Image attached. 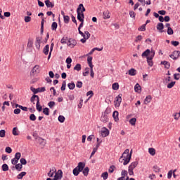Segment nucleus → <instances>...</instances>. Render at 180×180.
<instances>
[{"instance_id":"nucleus-64","label":"nucleus","mask_w":180,"mask_h":180,"mask_svg":"<svg viewBox=\"0 0 180 180\" xmlns=\"http://www.w3.org/2000/svg\"><path fill=\"white\" fill-rule=\"evenodd\" d=\"M121 175L122 176H124V178L125 176H127V170H122L121 172Z\"/></svg>"},{"instance_id":"nucleus-12","label":"nucleus","mask_w":180,"mask_h":180,"mask_svg":"<svg viewBox=\"0 0 180 180\" xmlns=\"http://www.w3.org/2000/svg\"><path fill=\"white\" fill-rule=\"evenodd\" d=\"M101 134L103 137H108V136H109V129L106 127H103L101 131Z\"/></svg>"},{"instance_id":"nucleus-5","label":"nucleus","mask_w":180,"mask_h":180,"mask_svg":"<svg viewBox=\"0 0 180 180\" xmlns=\"http://www.w3.org/2000/svg\"><path fill=\"white\" fill-rule=\"evenodd\" d=\"M154 56H155V51L151 50V54L149 56V57H147V63L149 65V67H153V58H154Z\"/></svg>"},{"instance_id":"nucleus-37","label":"nucleus","mask_w":180,"mask_h":180,"mask_svg":"<svg viewBox=\"0 0 180 180\" xmlns=\"http://www.w3.org/2000/svg\"><path fill=\"white\" fill-rule=\"evenodd\" d=\"M108 176H109V174L108 173V172H105L101 174V178H103V180L108 179Z\"/></svg>"},{"instance_id":"nucleus-30","label":"nucleus","mask_w":180,"mask_h":180,"mask_svg":"<svg viewBox=\"0 0 180 180\" xmlns=\"http://www.w3.org/2000/svg\"><path fill=\"white\" fill-rule=\"evenodd\" d=\"M15 168L17 171H22V168H23V165H21V163H18L15 165Z\"/></svg>"},{"instance_id":"nucleus-41","label":"nucleus","mask_w":180,"mask_h":180,"mask_svg":"<svg viewBox=\"0 0 180 180\" xmlns=\"http://www.w3.org/2000/svg\"><path fill=\"white\" fill-rule=\"evenodd\" d=\"M112 89L113 91H117V89H119V83L115 82L112 84Z\"/></svg>"},{"instance_id":"nucleus-23","label":"nucleus","mask_w":180,"mask_h":180,"mask_svg":"<svg viewBox=\"0 0 180 180\" xmlns=\"http://www.w3.org/2000/svg\"><path fill=\"white\" fill-rule=\"evenodd\" d=\"M82 172L83 173V175H84V176H88L89 174V167H84L82 171Z\"/></svg>"},{"instance_id":"nucleus-25","label":"nucleus","mask_w":180,"mask_h":180,"mask_svg":"<svg viewBox=\"0 0 180 180\" xmlns=\"http://www.w3.org/2000/svg\"><path fill=\"white\" fill-rule=\"evenodd\" d=\"M1 169L2 171H4V172H6V171H9V166H8V164L4 163L1 166Z\"/></svg>"},{"instance_id":"nucleus-8","label":"nucleus","mask_w":180,"mask_h":180,"mask_svg":"<svg viewBox=\"0 0 180 180\" xmlns=\"http://www.w3.org/2000/svg\"><path fill=\"white\" fill-rule=\"evenodd\" d=\"M30 91L33 92L34 95H36V94H39V92H44L46 91V87H39L35 89L34 87L31 86Z\"/></svg>"},{"instance_id":"nucleus-34","label":"nucleus","mask_w":180,"mask_h":180,"mask_svg":"<svg viewBox=\"0 0 180 180\" xmlns=\"http://www.w3.org/2000/svg\"><path fill=\"white\" fill-rule=\"evenodd\" d=\"M43 113L44 115H46V116H49L50 115V109H49V108H44Z\"/></svg>"},{"instance_id":"nucleus-20","label":"nucleus","mask_w":180,"mask_h":180,"mask_svg":"<svg viewBox=\"0 0 180 180\" xmlns=\"http://www.w3.org/2000/svg\"><path fill=\"white\" fill-rule=\"evenodd\" d=\"M45 5L48 8H54V3L51 2L50 0H46Z\"/></svg>"},{"instance_id":"nucleus-39","label":"nucleus","mask_w":180,"mask_h":180,"mask_svg":"<svg viewBox=\"0 0 180 180\" xmlns=\"http://www.w3.org/2000/svg\"><path fill=\"white\" fill-rule=\"evenodd\" d=\"M36 108L38 112H41V110H43V107L40 105V103H37Z\"/></svg>"},{"instance_id":"nucleus-42","label":"nucleus","mask_w":180,"mask_h":180,"mask_svg":"<svg viewBox=\"0 0 180 180\" xmlns=\"http://www.w3.org/2000/svg\"><path fill=\"white\" fill-rule=\"evenodd\" d=\"M146 24L142 25L138 28L139 32H146Z\"/></svg>"},{"instance_id":"nucleus-26","label":"nucleus","mask_w":180,"mask_h":180,"mask_svg":"<svg viewBox=\"0 0 180 180\" xmlns=\"http://www.w3.org/2000/svg\"><path fill=\"white\" fill-rule=\"evenodd\" d=\"M103 19H109L110 15H109V11H105L103 13Z\"/></svg>"},{"instance_id":"nucleus-43","label":"nucleus","mask_w":180,"mask_h":180,"mask_svg":"<svg viewBox=\"0 0 180 180\" xmlns=\"http://www.w3.org/2000/svg\"><path fill=\"white\" fill-rule=\"evenodd\" d=\"M22 157V154L20 153V152H17L15 154V160H18L19 161V160H20V158Z\"/></svg>"},{"instance_id":"nucleus-49","label":"nucleus","mask_w":180,"mask_h":180,"mask_svg":"<svg viewBox=\"0 0 180 180\" xmlns=\"http://www.w3.org/2000/svg\"><path fill=\"white\" fill-rule=\"evenodd\" d=\"M27 47H33V39H28Z\"/></svg>"},{"instance_id":"nucleus-6","label":"nucleus","mask_w":180,"mask_h":180,"mask_svg":"<svg viewBox=\"0 0 180 180\" xmlns=\"http://www.w3.org/2000/svg\"><path fill=\"white\" fill-rule=\"evenodd\" d=\"M40 73V65H36L30 72L31 77H34V75H37V74Z\"/></svg>"},{"instance_id":"nucleus-28","label":"nucleus","mask_w":180,"mask_h":180,"mask_svg":"<svg viewBox=\"0 0 180 180\" xmlns=\"http://www.w3.org/2000/svg\"><path fill=\"white\" fill-rule=\"evenodd\" d=\"M68 87L71 91H72L73 89H75V83H74V82H72L71 83L68 84Z\"/></svg>"},{"instance_id":"nucleus-3","label":"nucleus","mask_w":180,"mask_h":180,"mask_svg":"<svg viewBox=\"0 0 180 180\" xmlns=\"http://www.w3.org/2000/svg\"><path fill=\"white\" fill-rule=\"evenodd\" d=\"M81 6H82V4H80L77 8V20H79V22L85 19V15H84V13H81Z\"/></svg>"},{"instance_id":"nucleus-33","label":"nucleus","mask_w":180,"mask_h":180,"mask_svg":"<svg viewBox=\"0 0 180 180\" xmlns=\"http://www.w3.org/2000/svg\"><path fill=\"white\" fill-rule=\"evenodd\" d=\"M58 122H60V123H64V122H65V117H64L63 115H59L58 117Z\"/></svg>"},{"instance_id":"nucleus-13","label":"nucleus","mask_w":180,"mask_h":180,"mask_svg":"<svg viewBox=\"0 0 180 180\" xmlns=\"http://www.w3.org/2000/svg\"><path fill=\"white\" fill-rule=\"evenodd\" d=\"M156 29L160 32V33H164V24L162 22H158Z\"/></svg>"},{"instance_id":"nucleus-38","label":"nucleus","mask_w":180,"mask_h":180,"mask_svg":"<svg viewBox=\"0 0 180 180\" xmlns=\"http://www.w3.org/2000/svg\"><path fill=\"white\" fill-rule=\"evenodd\" d=\"M58 26V24H57L56 22H52V25H51V30H57Z\"/></svg>"},{"instance_id":"nucleus-50","label":"nucleus","mask_w":180,"mask_h":180,"mask_svg":"<svg viewBox=\"0 0 180 180\" xmlns=\"http://www.w3.org/2000/svg\"><path fill=\"white\" fill-rule=\"evenodd\" d=\"M66 86H67V83L65 82V80H64L62 83V86L60 87V90L65 91Z\"/></svg>"},{"instance_id":"nucleus-21","label":"nucleus","mask_w":180,"mask_h":180,"mask_svg":"<svg viewBox=\"0 0 180 180\" xmlns=\"http://www.w3.org/2000/svg\"><path fill=\"white\" fill-rule=\"evenodd\" d=\"M151 99H153V98L150 95L147 96L143 101L144 105H148V103H150V102H151Z\"/></svg>"},{"instance_id":"nucleus-2","label":"nucleus","mask_w":180,"mask_h":180,"mask_svg":"<svg viewBox=\"0 0 180 180\" xmlns=\"http://www.w3.org/2000/svg\"><path fill=\"white\" fill-rule=\"evenodd\" d=\"M130 153V150L126 149L122 153V156L124 159V162H123V165H127L130 160H131V153Z\"/></svg>"},{"instance_id":"nucleus-61","label":"nucleus","mask_w":180,"mask_h":180,"mask_svg":"<svg viewBox=\"0 0 180 180\" xmlns=\"http://www.w3.org/2000/svg\"><path fill=\"white\" fill-rule=\"evenodd\" d=\"M6 133V131H5V129L0 130V137H5Z\"/></svg>"},{"instance_id":"nucleus-58","label":"nucleus","mask_w":180,"mask_h":180,"mask_svg":"<svg viewBox=\"0 0 180 180\" xmlns=\"http://www.w3.org/2000/svg\"><path fill=\"white\" fill-rule=\"evenodd\" d=\"M19 162V160L18 159H15V158L11 160V164L13 165H16Z\"/></svg>"},{"instance_id":"nucleus-35","label":"nucleus","mask_w":180,"mask_h":180,"mask_svg":"<svg viewBox=\"0 0 180 180\" xmlns=\"http://www.w3.org/2000/svg\"><path fill=\"white\" fill-rule=\"evenodd\" d=\"M135 92H139V91H141V86L139 83H137L134 86Z\"/></svg>"},{"instance_id":"nucleus-15","label":"nucleus","mask_w":180,"mask_h":180,"mask_svg":"<svg viewBox=\"0 0 180 180\" xmlns=\"http://www.w3.org/2000/svg\"><path fill=\"white\" fill-rule=\"evenodd\" d=\"M151 51L150 49H146L145 51H143L141 54L142 57H150L148 56H151Z\"/></svg>"},{"instance_id":"nucleus-9","label":"nucleus","mask_w":180,"mask_h":180,"mask_svg":"<svg viewBox=\"0 0 180 180\" xmlns=\"http://www.w3.org/2000/svg\"><path fill=\"white\" fill-rule=\"evenodd\" d=\"M68 46L70 49H74L75 46H77V40L72 38H69L68 40Z\"/></svg>"},{"instance_id":"nucleus-10","label":"nucleus","mask_w":180,"mask_h":180,"mask_svg":"<svg viewBox=\"0 0 180 180\" xmlns=\"http://www.w3.org/2000/svg\"><path fill=\"white\" fill-rule=\"evenodd\" d=\"M79 34H80L83 39H86V40H88V39L91 37V34L88 31H85L84 33L82 32V31H79Z\"/></svg>"},{"instance_id":"nucleus-29","label":"nucleus","mask_w":180,"mask_h":180,"mask_svg":"<svg viewBox=\"0 0 180 180\" xmlns=\"http://www.w3.org/2000/svg\"><path fill=\"white\" fill-rule=\"evenodd\" d=\"M60 43L61 44H68V37H63L60 40Z\"/></svg>"},{"instance_id":"nucleus-60","label":"nucleus","mask_w":180,"mask_h":180,"mask_svg":"<svg viewBox=\"0 0 180 180\" xmlns=\"http://www.w3.org/2000/svg\"><path fill=\"white\" fill-rule=\"evenodd\" d=\"M174 78L176 79V81H179L180 78V74L179 73H175L174 74Z\"/></svg>"},{"instance_id":"nucleus-14","label":"nucleus","mask_w":180,"mask_h":180,"mask_svg":"<svg viewBox=\"0 0 180 180\" xmlns=\"http://www.w3.org/2000/svg\"><path fill=\"white\" fill-rule=\"evenodd\" d=\"M160 64H162V65H165V68H166L167 70H169L171 67V63H169V62L167 60L162 61Z\"/></svg>"},{"instance_id":"nucleus-27","label":"nucleus","mask_w":180,"mask_h":180,"mask_svg":"<svg viewBox=\"0 0 180 180\" xmlns=\"http://www.w3.org/2000/svg\"><path fill=\"white\" fill-rule=\"evenodd\" d=\"M87 63H88L89 66L90 67V68H94V65L92 64V56H89L87 58Z\"/></svg>"},{"instance_id":"nucleus-1","label":"nucleus","mask_w":180,"mask_h":180,"mask_svg":"<svg viewBox=\"0 0 180 180\" xmlns=\"http://www.w3.org/2000/svg\"><path fill=\"white\" fill-rule=\"evenodd\" d=\"M84 168H85V163L84 162H79L77 166L73 169V175L75 176H78L79 175V172H82V171H84Z\"/></svg>"},{"instance_id":"nucleus-11","label":"nucleus","mask_w":180,"mask_h":180,"mask_svg":"<svg viewBox=\"0 0 180 180\" xmlns=\"http://www.w3.org/2000/svg\"><path fill=\"white\" fill-rule=\"evenodd\" d=\"M40 44H41V37H37L34 42V45L37 50H40Z\"/></svg>"},{"instance_id":"nucleus-62","label":"nucleus","mask_w":180,"mask_h":180,"mask_svg":"<svg viewBox=\"0 0 180 180\" xmlns=\"http://www.w3.org/2000/svg\"><path fill=\"white\" fill-rule=\"evenodd\" d=\"M129 16L134 19L136 18V13L134 11H129Z\"/></svg>"},{"instance_id":"nucleus-40","label":"nucleus","mask_w":180,"mask_h":180,"mask_svg":"<svg viewBox=\"0 0 180 180\" xmlns=\"http://www.w3.org/2000/svg\"><path fill=\"white\" fill-rule=\"evenodd\" d=\"M175 84H176V82H171L167 84L168 89H171V88H174Z\"/></svg>"},{"instance_id":"nucleus-47","label":"nucleus","mask_w":180,"mask_h":180,"mask_svg":"<svg viewBox=\"0 0 180 180\" xmlns=\"http://www.w3.org/2000/svg\"><path fill=\"white\" fill-rule=\"evenodd\" d=\"M136 122H137L136 118H131L129 120V123L131 124V126H134L136 124Z\"/></svg>"},{"instance_id":"nucleus-16","label":"nucleus","mask_w":180,"mask_h":180,"mask_svg":"<svg viewBox=\"0 0 180 180\" xmlns=\"http://www.w3.org/2000/svg\"><path fill=\"white\" fill-rule=\"evenodd\" d=\"M49 51H50V45L46 44L43 49V53L45 56H49Z\"/></svg>"},{"instance_id":"nucleus-18","label":"nucleus","mask_w":180,"mask_h":180,"mask_svg":"<svg viewBox=\"0 0 180 180\" xmlns=\"http://www.w3.org/2000/svg\"><path fill=\"white\" fill-rule=\"evenodd\" d=\"M101 121L103 122V123H107V122L109 121V117H108V115L102 114Z\"/></svg>"},{"instance_id":"nucleus-4","label":"nucleus","mask_w":180,"mask_h":180,"mask_svg":"<svg viewBox=\"0 0 180 180\" xmlns=\"http://www.w3.org/2000/svg\"><path fill=\"white\" fill-rule=\"evenodd\" d=\"M63 178V170L58 169V172L55 173L54 178H47L46 180H61Z\"/></svg>"},{"instance_id":"nucleus-57","label":"nucleus","mask_w":180,"mask_h":180,"mask_svg":"<svg viewBox=\"0 0 180 180\" xmlns=\"http://www.w3.org/2000/svg\"><path fill=\"white\" fill-rule=\"evenodd\" d=\"M13 136H19V134L18 133V127H14L13 129Z\"/></svg>"},{"instance_id":"nucleus-19","label":"nucleus","mask_w":180,"mask_h":180,"mask_svg":"<svg viewBox=\"0 0 180 180\" xmlns=\"http://www.w3.org/2000/svg\"><path fill=\"white\" fill-rule=\"evenodd\" d=\"M129 75H131V77H134L137 74V70L134 68H131L128 71Z\"/></svg>"},{"instance_id":"nucleus-46","label":"nucleus","mask_w":180,"mask_h":180,"mask_svg":"<svg viewBox=\"0 0 180 180\" xmlns=\"http://www.w3.org/2000/svg\"><path fill=\"white\" fill-rule=\"evenodd\" d=\"M48 106L50 108V109H53V108H54V106H56V102L54 101H50L48 103Z\"/></svg>"},{"instance_id":"nucleus-59","label":"nucleus","mask_w":180,"mask_h":180,"mask_svg":"<svg viewBox=\"0 0 180 180\" xmlns=\"http://www.w3.org/2000/svg\"><path fill=\"white\" fill-rule=\"evenodd\" d=\"M82 82L81 81H77V83H76V86L77 88H82Z\"/></svg>"},{"instance_id":"nucleus-32","label":"nucleus","mask_w":180,"mask_h":180,"mask_svg":"<svg viewBox=\"0 0 180 180\" xmlns=\"http://www.w3.org/2000/svg\"><path fill=\"white\" fill-rule=\"evenodd\" d=\"M82 67L81 66V64L77 63L76 65L74 67V70L75 71H81Z\"/></svg>"},{"instance_id":"nucleus-63","label":"nucleus","mask_w":180,"mask_h":180,"mask_svg":"<svg viewBox=\"0 0 180 180\" xmlns=\"http://www.w3.org/2000/svg\"><path fill=\"white\" fill-rule=\"evenodd\" d=\"M153 171H155V172H160V167H158V165L153 166Z\"/></svg>"},{"instance_id":"nucleus-24","label":"nucleus","mask_w":180,"mask_h":180,"mask_svg":"<svg viewBox=\"0 0 180 180\" xmlns=\"http://www.w3.org/2000/svg\"><path fill=\"white\" fill-rule=\"evenodd\" d=\"M137 165H139V162L135 161L131 163V165L129 166V168H130L131 169H134V168H136Z\"/></svg>"},{"instance_id":"nucleus-22","label":"nucleus","mask_w":180,"mask_h":180,"mask_svg":"<svg viewBox=\"0 0 180 180\" xmlns=\"http://www.w3.org/2000/svg\"><path fill=\"white\" fill-rule=\"evenodd\" d=\"M53 49H54V42H51L50 51L48 56V60L51 58V53H53Z\"/></svg>"},{"instance_id":"nucleus-54","label":"nucleus","mask_w":180,"mask_h":180,"mask_svg":"<svg viewBox=\"0 0 180 180\" xmlns=\"http://www.w3.org/2000/svg\"><path fill=\"white\" fill-rule=\"evenodd\" d=\"M167 34H169V36L174 34V30H172L171 27L167 28Z\"/></svg>"},{"instance_id":"nucleus-17","label":"nucleus","mask_w":180,"mask_h":180,"mask_svg":"<svg viewBox=\"0 0 180 180\" xmlns=\"http://www.w3.org/2000/svg\"><path fill=\"white\" fill-rule=\"evenodd\" d=\"M112 117L115 120V122H119V112L118 111H114L112 112Z\"/></svg>"},{"instance_id":"nucleus-52","label":"nucleus","mask_w":180,"mask_h":180,"mask_svg":"<svg viewBox=\"0 0 180 180\" xmlns=\"http://www.w3.org/2000/svg\"><path fill=\"white\" fill-rule=\"evenodd\" d=\"M86 96H89V99H91V98H92V96H94V91L92 90L91 91H89L87 93H86Z\"/></svg>"},{"instance_id":"nucleus-56","label":"nucleus","mask_w":180,"mask_h":180,"mask_svg":"<svg viewBox=\"0 0 180 180\" xmlns=\"http://www.w3.org/2000/svg\"><path fill=\"white\" fill-rule=\"evenodd\" d=\"M5 151L8 154H11V153H12V148L9 147V146H7V147H6Z\"/></svg>"},{"instance_id":"nucleus-7","label":"nucleus","mask_w":180,"mask_h":180,"mask_svg":"<svg viewBox=\"0 0 180 180\" xmlns=\"http://www.w3.org/2000/svg\"><path fill=\"white\" fill-rule=\"evenodd\" d=\"M122 96H123L122 94H120L118 96H116L114 101L115 108H119V106H120V104L122 103Z\"/></svg>"},{"instance_id":"nucleus-45","label":"nucleus","mask_w":180,"mask_h":180,"mask_svg":"<svg viewBox=\"0 0 180 180\" xmlns=\"http://www.w3.org/2000/svg\"><path fill=\"white\" fill-rule=\"evenodd\" d=\"M63 20H64V22L66 23V24L70 23V16L64 15Z\"/></svg>"},{"instance_id":"nucleus-51","label":"nucleus","mask_w":180,"mask_h":180,"mask_svg":"<svg viewBox=\"0 0 180 180\" xmlns=\"http://www.w3.org/2000/svg\"><path fill=\"white\" fill-rule=\"evenodd\" d=\"M171 44L174 46V47H178L179 46V41H172Z\"/></svg>"},{"instance_id":"nucleus-55","label":"nucleus","mask_w":180,"mask_h":180,"mask_svg":"<svg viewBox=\"0 0 180 180\" xmlns=\"http://www.w3.org/2000/svg\"><path fill=\"white\" fill-rule=\"evenodd\" d=\"M36 119H37V117L34 114H31L30 115V120H31L32 122H34V120H36Z\"/></svg>"},{"instance_id":"nucleus-48","label":"nucleus","mask_w":180,"mask_h":180,"mask_svg":"<svg viewBox=\"0 0 180 180\" xmlns=\"http://www.w3.org/2000/svg\"><path fill=\"white\" fill-rule=\"evenodd\" d=\"M115 168H116V167L115 165H111L110 167V168L108 169V172H110V174H113V172L115 171Z\"/></svg>"},{"instance_id":"nucleus-53","label":"nucleus","mask_w":180,"mask_h":180,"mask_svg":"<svg viewBox=\"0 0 180 180\" xmlns=\"http://www.w3.org/2000/svg\"><path fill=\"white\" fill-rule=\"evenodd\" d=\"M20 162L21 165H26V164H27V160H26L25 158H22L20 160Z\"/></svg>"},{"instance_id":"nucleus-44","label":"nucleus","mask_w":180,"mask_h":180,"mask_svg":"<svg viewBox=\"0 0 180 180\" xmlns=\"http://www.w3.org/2000/svg\"><path fill=\"white\" fill-rule=\"evenodd\" d=\"M173 55L175 56V57H177V60L178 58H179L180 57V51H174L172 52Z\"/></svg>"},{"instance_id":"nucleus-31","label":"nucleus","mask_w":180,"mask_h":180,"mask_svg":"<svg viewBox=\"0 0 180 180\" xmlns=\"http://www.w3.org/2000/svg\"><path fill=\"white\" fill-rule=\"evenodd\" d=\"M26 172H22L17 176V179H23V176H26Z\"/></svg>"},{"instance_id":"nucleus-36","label":"nucleus","mask_w":180,"mask_h":180,"mask_svg":"<svg viewBox=\"0 0 180 180\" xmlns=\"http://www.w3.org/2000/svg\"><path fill=\"white\" fill-rule=\"evenodd\" d=\"M148 153L150 155H155V149L153 148H149Z\"/></svg>"}]
</instances>
